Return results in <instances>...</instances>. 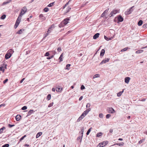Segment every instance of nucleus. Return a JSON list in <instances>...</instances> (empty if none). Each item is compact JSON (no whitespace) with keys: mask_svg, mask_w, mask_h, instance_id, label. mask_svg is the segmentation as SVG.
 Listing matches in <instances>:
<instances>
[{"mask_svg":"<svg viewBox=\"0 0 147 147\" xmlns=\"http://www.w3.org/2000/svg\"><path fill=\"white\" fill-rule=\"evenodd\" d=\"M134 6H133L130 7L129 9H128L125 12V14L126 15L130 14L133 11V9L132 8L134 7Z\"/></svg>","mask_w":147,"mask_h":147,"instance_id":"nucleus-3","label":"nucleus"},{"mask_svg":"<svg viewBox=\"0 0 147 147\" xmlns=\"http://www.w3.org/2000/svg\"><path fill=\"white\" fill-rule=\"evenodd\" d=\"M8 81V79H5V80H4L3 81V84H5Z\"/></svg>","mask_w":147,"mask_h":147,"instance_id":"nucleus-58","label":"nucleus"},{"mask_svg":"<svg viewBox=\"0 0 147 147\" xmlns=\"http://www.w3.org/2000/svg\"><path fill=\"white\" fill-rule=\"evenodd\" d=\"M143 50H138L137 51H136V53H142V52H143Z\"/></svg>","mask_w":147,"mask_h":147,"instance_id":"nucleus-35","label":"nucleus"},{"mask_svg":"<svg viewBox=\"0 0 147 147\" xmlns=\"http://www.w3.org/2000/svg\"><path fill=\"white\" fill-rule=\"evenodd\" d=\"M108 38L107 37V36H104V38L105 39L107 40L108 41Z\"/></svg>","mask_w":147,"mask_h":147,"instance_id":"nucleus-62","label":"nucleus"},{"mask_svg":"<svg viewBox=\"0 0 147 147\" xmlns=\"http://www.w3.org/2000/svg\"><path fill=\"white\" fill-rule=\"evenodd\" d=\"M42 134V132H39L36 134V138H38Z\"/></svg>","mask_w":147,"mask_h":147,"instance_id":"nucleus-23","label":"nucleus"},{"mask_svg":"<svg viewBox=\"0 0 147 147\" xmlns=\"http://www.w3.org/2000/svg\"><path fill=\"white\" fill-rule=\"evenodd\" d=\"M39 17L40 18H42L43 20H45V18L44 17L42 14H40L39 16Z\"/></svg>","mask_w":147,"mask_h":147,"instance_id":"nucleus-26","label":"nucleus"},{"mask_svg":"<svg viewBox=\"0 0 147 147\" xmlns=\"http://www.w3.org/2000/svg\"><path fill=\"white\" fill-rule=\"evenodd\" d=\"M70 1H69L66 3V4L63 6V8H64L66 6L69 4Z\"/></svg>","mask_w":147,"mask_h":147,"instance_id":"nucleus-55","label":"nucleus"},{"mask_svg":"<svg viewBox=\"0 0 147 147\" xmlns=\"http://www.w3.org/2000/svg\"><path fill=\"white\" fill-rule=\"evenodd\" d=\"M80 88L81 90H84L85 89V87L83 85H82L81 86Z\"/></svg>","mask_w":147,"mask_h":147,"instance_id":"nucleus-53","label":"nucleus"},{"mask_svg":"<svg viewBox=\"0 0 147 147\" xmlns=\"http://www.w3.org/2000/svg\"><path fill=\"white\" fill-rule=\"evenodd\" d=\"M143 23V21L142 20H139L138 22V25L139 26H141Z\"/></svg>","mask_w":147,"mask_h":147,"instance_id":"nucleus-25","label":"nucleus"},{"mask_svg":"<svg viewBox=\"0 0 147 147\" xmlns=\"http://www.w3.org/2000/svg\"><path fill=\"white\" fill-rule=\"evenodd\" d=\"M90 106V103H88L86 105V107L87 108L88 107V108H89V107Z\"/></svg>","mask_w":147,"mask_h":147,"instance_id":"nucleus-57","label":"nucleus"},{"mask_svg":"<svg viewBox=\"0 0 147 147\" xmlns=\"http://www.w3.org/2000/svg\"><path fill=\"white\" fill-rule=\"evenodd\" d=\"M44 10L45 12H47L49 11V8L46 7L44 9Z\"/></svg>","mask_w":147,"mask_h":147,"instance_id":"nucleus-45","label":"nucleus"},{"mask_svg":"<svg viewBox=\"0 0 147 147\" xmlns=\"http://www.w3.org/2000/svg\"><path fill=\"white\" fill-rule=\"evenodd\" d=\"M84 131V127L81 128V131L80 132V133H81V136H83V132Z\"/></svg>","mask_w":147,"mask_h":147,"instance_id":"nucleus-27","label":"nucleus"},{"mask_svg":"<svg viewBox=\"0 0 147 147\" xmlns=\"http://www.w3.org/2000/svg\"><path fill=\"white\" fill-rule=\"evenodd\" d=\"M62 90V88L61 89V88H56V90L57 92H60L61 91V90Z\"/></svg>","mask_w":147,"mask_h":147,"instance_id":"nucleus-28","label":"nucleus"},{"mask_svg":"<svg viewBox=\"0 0 147 147\" xmlns=\"http://www.w3.org/2000/svg\"><path fill=\"white\" fill-rule=\"evenodd\" d=\"M24 29H21L17 32L16 34H21L22 33L23 31H24Z\"/></svg>","mask_w":147,"mask_h":147,"instance_id":"nucleus-21","label":"nucleus"},{"mask_svg":"<svg viewBox=\"0 0 147 147\" xmlns=\"http://www.w3.org/2000/svg\"><path fill=\"white\" fill-rule=\"evenodd\" d=\"M145 141L144 139H142L141 140H140L138 142V143L139 144H140L142 143L143 142Z\"/></svg>","mask_w":147,"mask_h":147,"instance_id":"nucleus-32","label":"nucleus"},{"mask_svg":"<svg viewBox=\"0 0 147 147\" xmlns=\"http://www.w3.org/2000/svg\"><path fill=\"white\" fill-rule=\"evenodd\" d=\"M34 112L33 110L31 109L28 112V114L27 116H29L30 115L32 114Z\"/></svg>","mask_w":147,"mask_h":147,"instance_id":"nucleus-22","label":"nucleus"},{"mask_svg":"<svg viewBox=\"0 0 147 147\" xmlns=\"http://www.w3.org/2000/svg\"><path fill=\"white\" fill-rule=\"evenodd\" d=\"M99 77V75L98 74H96L93 77V79L97 78Z\"/></svg>","mask_w":147,"mask_h":147,"instance_id":"nucleus-37","label":"nucleus"},{"mask_svg":"<svg viewBox=\"0 0 147 147\" xmlns=\"http://www.w3.org/2000/svg\"><path fill=\"white\" fill-rule=\"evenodd\" d=\"M108 143L107 141H106L102 142V143H99L97 146V147H103L106 145Z\"/></svg>","mask_w":147,"mask_h":147,"instance_id":"nucleus-4","label":"nucleus"},{"mask_svg":"<svg viewBox=\"0 0 147 147\" xmlns=\"http://www.w3.org/2000/svg\"><path fill=\"white\" fill-rule=\"evenodd\" d=\"M26 136V135H25L24 136H22V138H20V141H21L22 140L24 139V138H25Z\"/></svg>","mask_w":147,"mask_h":147,"instance_id":"nucleus-48","label":"nucleus"},{"mask_svg":"<svg viewBox=\"0 0 147 147\" xmlns=\"http://www.w3.org/2000/svg\"><path fill=\"white\" fill-rule=\"evenodd\" d=\"M92 129V127H91L88 130L87 132L86 133V134L87 135H88L90 132V131H91V129Z\"/></svg>","mask_w":147,"mask_h":147,"instance_id":"nucleus-30","label":"nucleus"},{"mask_svg":"<svg viewBox=\"0 0 147 147\" xmlns=\"http://www.w3.org/2000/svg\"><path fill=\"white\" fill-rule=\"evenodd\" d=\"M124 144V143L123 142H122V143H116L115 144H114L112 146H115V145H117L119 146H123Z\"/></svg>","mask_w":147,"mask_h":147,"instance_id":"nucleus-19","label":"nucleus"},{"mask_svg":"<svg viewBox=\"0 0 147 147\" xmlns=\"http://www.w3.org/2000/svg\"><path fill=\"white\" fill-rule=\"evenodd\" d=\"M26 11L24 12V13H22V11L20 12L16 22H17L18 23H19V24H20L21 19V17L25 13Z\"/></svg>","mask_w":147,"mask_h":147,"instance_id":"nucleus-1","label":"nucleus"},{"mask_svg":"<svg viewBox=\"0 0 147 147\" xmlns=\"http://www.w3.org/2000/svg\"><path fill=\"white\" fill-rule=\"evenodd\" d=\"M5 127H3L0 129V134H1L3 132V131L5 129Z\"/></svg>","mask_w":147,"mask_h":147,"instance_id":"nucleus-31","label":"nucleus"},{"mask_svg":"<svg viewBox=\"0 0 147 147\" xmlns=\"http://www.w3.org/2000/svg\"><path fill=\"white\" fill-rule=\"evenodd\" d=\"M69 20V18H67L65 19L62 22V23H63L64 25H66L68 23V21Z\"/></svg>","mask_w":147,"mask_h":147,"instance_id":"nucleus-7","label":"nucleus"},{"mask_svg":"<svg viewBox=\"0 0 147 147\" xmlns=\"http://www.w3.org/2000/svg\"><path fill=\"white\" fill-rule=\"evenodd\" d=\"M54 103L53 102H52L51 103H50L48 107H51L53 106V104Z\"/></svg>","mask_w":147,"mask_h":147,"instance_id":"nucleus-44","label":"nucleus"},{"mask_svg":"<svg viewBox=\"0 0 147 147\" xmlns=\"http://www.w3.org/2000/svg\"><path fill=\"white\" fill-rule=\"evenodd\" d=\"M27 11V9L26 8V7H24L22 8L21 10V12L22 11V13H24V12L25 11H26L25 12V13Z\"/></svg>","mask_w":147,"mask_h":147,"instance_id":"nucleus-17","label":"nucleus"},{"mask_svg":"<svg viewBox=\"0 0 147 147\" xmlns=\"http://www.w3.org/2000/svg\"><path fill=\"white\" fill-rule=\"evenodd\" d=\"M8 126L10 128H11L13 126H15V125H11L10 124H9L8 125Z\"/></svg>","mask_w":147,"mask_h":147,"instance_id":"nucleus-51","label":"nucleus"},{"mask_svg":"<svg viewBox=\"0 0 147 147\" xmlns=\"http://www.w3.org/2000/svg\"><path fill=\"white\" fill-rule=\"evenodd\" d=\"M51 32V28H49L48 30L47 31V33L48 34H49Z\"/></svg>","mask_w":147,"mask_h":147,"instance_id":"nucleus-54","label":"nucleus"},{"mask_svg":"<svg viewBox=\"0 0 147 147\" xmlns=\"http://www.w3.org/2000/svg\"><path fill=\"white\" fill-rule=\"evenodd\" d=\"M109 61V58H107L106 60L104 59L102 61L100 62V64L102 65L104 63H106V62H108Z\"/></svg>","mask_w":147,"mask_h":147,"instance_id":"nucleus-11","label":"nucleus"},{"mask_svg":"<svg viewBox=\"0 0 147 147\" xmlns=\"http://www.w3.org/2000/svg\"><path fill=\"white\" fill-rule=\"evenodd\" d=\"M83 96H81L79 98V100H81L83 98Z\"/></svg>","mask_w":147,"mask_h":147,"instance_id":"nucleus-64","label":"nucleus"},{"mask_svg":"<svg viewBox=\"0 0 147 147\" xmlns=\"http://www.w3.org/2000/svg\"><path fill=\"white\" fill-rule=\"evenodd\" d=\"M105 50L104 49H102L101 50L100 53V57H102L104 56V54L105 53Z\"/></svg>","mask_w":147,"mask_h":147,"instance_id":"nucleus-16","label":"nucleus"},{"mask_svg":"<svg viewBox=\"0 0 147 147\" xmlns=\"http://www.w3.org/2000/svg\"><path fill=\"white\" fill-rule=\"evenodd\" d=\"M111 116V115L110 114H108L106 115V118L107 119L109 118Z\"/></svg>","mask_w":147,"mask_h":147,"instance_id":"nucleus-49","label":"nucleus"},{"mask_svg":"<svg viewBox=\"0 0 147 147\" xmlns=\"http://www.w3.org/2000/svg\"><path fill=\"white\" fill-rule=\"evenodd\" d=\"M143 28H147V24H144L142 26Z\"/></svg>","mask_w":147,"mask_h":147,"instance_id":"nucleus-50","label":"nucleus"},{"mask_svg":"<svg viewBox=\"0 0 147 147\" xmlns=\"http://www.w3.org/2000/svg\"><path fill=\"white\" fill-rule=\"evenodd\" d=\"M100 34L99 33H97L95 34L93 36L94 39H95L98 38Z\"/></svg>","mask_w":147,"mask_h":147,"instance_id":"nucleus-14","label":"nucleus"},{"mask_svg":"<svg viewBox=\"0 0 147 147\" xmlns=\"http://www.w3.org/2000/svg\"><path fill=\"white\" fill-rule=\"evenodd\" d=\"M102 133L101 132H99L98 133L96 134V137H99L102 135Z\"/></svg>","mask_w":147,"mask_h":147,"instance_id":"nucleus-33","label":"nucleus"},{"mask_svg":"<svg viewBox=\"0 0 147 147\" xmlns=\"http://www.w3.org/2000/svg\"><path fill=\"white\" fill-rule=\"evenodd\" d=\"M117 18L118 21L117 22V23H119L120 22H122L123 21V18L120 15H118Z\"/></svg>","mask_w":147,"mask_h":147,"instance_id":"nucleus-5","label":"nucleus"},{"mask_svg":"<svg viewBox=\"0 0 147 147\" xmlns=\"http://www.w3.org/2000/svg\"><path fill=\"white\" fill-rule=\"evenodd\" d=\"M49 55V53L48 52H47L45 55V56H48Z\"/></svg>","mask_w":147,"mask_h":147,"instance_id":"nucleus-52","label":"nucleus"},{"mask_svg":"<svg viewBox=\"0 0 147 147\" xmlns=\"http://www.w3.org/2000/svg\"><path fill=\"white\" fill-rule=\"evenodd\" d=\"M129 48L128 47H126L121 50V51H127Z\"/></svg>","mask_w":147,"mask_h":147,"instance_id":"nucleus-38","label":"nucleus"},{"mask_svg":"<svg viewBox=\"0 0 147 147\" xmlns=\"http://www.w3.org/2000/svg\"><path fill=\"white\" fill-rule=\"evenodd\" d=\"M51 94H49L48 95L47 97V99L48 100H50L51 99Z\"/></svg>","mask_w":147,"mask_h":147,"instance_id":"nucleus-29","label":"nucleus"},{"mask_svg":"<svg viewBox=\"0 0 147 147\" xmlns=\"http://www.w3.org/2000/svg\"><path fill=\"white\" fill-rule=\"evenodd\" d=\"M63 56V53H62L61 54V55H60L59 58V62H61V61H63V59L62 57Z\"/></svg>","mask_w":147,"mask_h":147,"instance_id":"nucleus-24","label":"nucleus"},{"mask_svg":"<svg viewBox=\"0 0 147 147\" xmlns=\"http://www.w3.org/2000/svg\"><path fill=\"white\" fill-rule=\"evenodd\" d=\"M82 138H83L82 136H79L77 138V140H80V143H81L82 142Z\"/></svg>","mask_w":147,"mask_h":147,"instance_id":"nucleus-20","label":"nucleus"},{"mask_svg":"<svg viewBox=\"0 0 147 147\" xmlns=\"http://www.w3.org/2000/svg\"><path fill=\"white\" fill-rule=\"evenodd\" d=\"M11 56V54L10 53H8L6 54L5 55V58L7 59L10 58Z\"/></svg>","mask_w":147,"mask_h":147,"instance_id":"nucleus-9","label":"nucleus"},{"mask_svg":"<svg viewBox=\"0 0 147 147\" xmlns=\"http://www.w3.org/2000/svg\"><path fill=\"white\" fill-rule=\"evenodd\" d=\"M27 107L26 106H24L22 108V109L23 110H24L26 109Z\"/></svg>","mask_w":147,"mask_h":147,"instance_id":"nucleus-47","label":"nucleus"},{"mask_svg":"<svg viewBox=\"0 0 147 147\" xmlns=\"http://www.w3.org/2000/svg\"><path fill=\"white\" fill-rule=\"evenodd\" d=\"M85 116L83 114H82L79 117L77 120V122H80L82 119H83L84 117Z\"/></svg>","mask_w":147,"mask_h":147,"instance_id":"nucleus-12","label":"nucleus"},{"mask_svg":"<svg viewBox=\"0 0 147 147\" xmlns=\"http://www.w3.org/2000/svg\"><path fill=\"white\" fill-rule=\"evenodd\" d=\"M99 117L100 118H102L103 117V115L102 113H100L99 115Z\"/></svg>","mask_w":147,"mask_h":147,"instance_id":"nucleus-46","label":"nucleus"},{"mask_svg":"<svg viewBox=\"0 0 147 147\" xmlns=\"http://www.w3.org/2000/svg\"><path fill=\"white\" fill-rule=\"evenodd\" d=\"M146 100V98H144L141 100H139L144 102V101H145Z\"/></svg>","mask_w":147,"mask_h":147,"instance_id":"nucleus-63","label":"nucleus"},{"mask_svg":"<svg viewBox=\"0 0 147 147\" xmlns=\"http://www.w3.org/2000/svg\"><path fill=\"white\" fill-rule=\"evenodd\" d=\"M4 67L3 66H1L0 67V71H3V72L4 71Z\"/></svg>","mask_w":147,"mask_h":147,"instance_id":"nucleus-43","label":"nucleus"},{"mask_svg":"<svg viewBox=\"0 0 147 147\" xmlns=\"http://www.w3.org/2000/svg\"><path fill=\"white\" fill-rule=\"evenodd\" d=\"M7 52L8 53H11H11H12L14 52V51L12 49H10L8 50Z\"/></svg>","mask_w":147,"mask_h":147,"instance_id":"nucleus-42","label":"nucleus"},{"mask_svg":"<svg viewBox=\"0 0 147 147\" xmlns=\"http://www.w3.org/2000/svg\"><path fill=\"white\" fill-rule=\"evenodd\" d=\"M6 105L4 103H3L0 105V108L2 107H5Z\"/></svg>","mask_w":147,"mask_h":147,"instance_id":"nucleus-60","label":"nucleus"},{"mask_svg":"<svg viewBox=\"0 0 147 147\" xmlns=\"http://www.w3.org/2000/svg\"><path fill=\"white\" fill-rule=\"evenodd\" d=\"M57 50L59 52L61 51V48L60 47H58L57 49Z\"/></svg>","mask_w":147,"mask_h":147,"instance_id":"nucleus-56","label":"nucleus"},{"mask_svg":"<svg viewBox=\"0 0 147 147\" xmlns=\"http://www.w3.org/2000/svg\"><path fill=\"white\" fill-rule=\"evenodd\" d=\"M71 9V7H68L67 9V11H66V12L68 13V12H69Z\"/></svg>","mask_w":147,"mask_h":147,"instance_id":"nucleus-40","label":"nucleus"},{"mask_svg":"<svg viewBox=\"0 0 147 147\" xmlns=\"http://www.w3.org/2000/svg\"><path fill=\"white\" fill-rule=\"evenodd\" d=\"M9 145L8 144H6L2 146V147H9Z\"/></svg>","mask_w":147,"mask_h":147,"instance_id":"nucleus-41","label":"nucleus"},{"mask_svg":"<svg viewBox=\"0 0 147 147\" xmlns=\"http://www.w3.org/2000/svg\"><path fill=\"white\" fill-rule=\"evenodd\" d=\"M21 118V116L20 115H18L16 117V120L17 121H19Z\"/></svg>","mask_w":147,"mask_h":147,"instance_id":"nucleus-15","label":"nucleus"},{"mask_svg":"<svg viewBox=\"0 0 147 147\" xmlns=\"http://www.w3.org/2000/svg\"><path fill=\"white\" fill-rule=\"evenodd\" d=\"M11 1V0H7V1L3 2V5H5L7 4L10 2Z\"/></svg>","mask_w":147,"mask_h":147,"instance_id":"nucleus-18","label":"nucleus"},{"mask_svg":"<svg viewBox=\"0 0 147 147\" xmlns=\"http://www.w3.org/2000/svg\"><path fill=\"white\" fill-rule=\"evenodd\" d=\"M109 10V8H108L106 9L103 13L101 15L100 17H103L105 16L106 14L108 12Z\"/></svg>","mask_w":147,"mask_h":147,"instance_id":"nucleus-8","label":"nucleus"},{"mask_svg":"<svg viewBox=\"0 0 147 147\" xmlns=\"http://www.w3.org/2000/svg\"><path fill=\"white\" fill-rule=\"evenodd\" d=\"M71 65L70 64H67L66 67V69L69 70V67Z\"/></svg>","mask_w":147,"mask_h":147,"instance_id":"nucleus-36","label":"nucleus"},{"mask_svg":"<svg viewBox=\"0 0 147 147\" xmlns=\"http://www.w3.org/2000/svg\"><path fill=\"white\" fill-rule=\"evenodd\" d=\"M122 94H121V92H119L117 94V96L118 97L120 96Z\"/></svg>","mask_w":147,"mask_h":147,"instance_id":"nucleus-61","label":"nucleus"},{"mask_svg":"<svg viewBox=\"0 0 147 147\" xmlns=\"http://www.w3.org/2000/svg\"><path fill=\"white\" fill-rule=\"evenodd\" d=\"M6 18V15H3L1 16V19L2 20H3Z\"/></svg>","mask_w":147,"mask_h":147,"instance_id":"nucleus-39","label":"nucleus"},{"mask_svg":"<svg viewBox=\"0 0 147 147\" xmlns=\"http://www.w3.org/2000/svg\"><path fill=\"white\" fill-rule=\"evenodd\" d=\"M55 3V2H53L52 3H50L47 6L48 7H52L53 6V4H54V3Z\"/></svg>","mask_w":147,"mask_h":147,"instance_id":"nucleus-34","label":"nucleus"},{"mask_svg":"<svg viewBox=\"0 0 147 147\" xmlns=\"http://www.w3.org/2000/svg\"><path fill=\"white\" fill-rule=\"evenodd\" d=\"M91 110V109L90 108H89L88 109H86L85 110L84 112L82 114H83L84 115V116H85L87 115L88 112Z\"/></svg>","mask_w":147,"mask_h":147,"instance_id":"nucleus-10","label":"nucleus"},{"mask_svg":"<svg viewBox=\"0 0 147 147\" xmlns=\"http://www.w3.org/2000/svg\"><path fill=\"white\" fill-rule=\"evenodd\" d=\"M130 80V78L129 77H127L125 78V82L127 84H128L129 80Z\"/></svg>","mask_w":147,"mask_h":147,"instance_id":"nucleus-13","label":"nucleus"},{"mask_svg":"<svg viewBox=\"0 0 147 147\" xmlns=\"http://www.w3.org/2000/svg\"><path fill=\"white\" fill-rule=\"evenodd\" d=\"M107 111L109 113H113L115 112L114 109L112 108H109L107 109Z\"/></svg>","mask_w":147,"mask_h":147,"instance_id":"nucleus-6","label":"nucleus"},{"mask_svg":"<svg viewBox=\"0 0 147 147\" xmlns=\"http://www.w3.org/2000/svg\"><path fill=\"white\" fill-rule=\"evenodd\" d=\"M55 27V25L54 24H52L51 27L49 28H51H51H54Z\"/></svg>","mask_w":147,"mask_h":147,"instance_id":"nucleus-59","label":"nucleus"},{"mask_svg":"<svg viewBox=\"0 0 147 147\" xmlns=\"http://www.w3.org/2000/svg\"><path fill=\"white\" fill-rule=\"evenodd\" d=\"M119 10L118 9L113 10L111 12L110 14L109 15V16L110 17L113 16V15L115 14L118 12H119Z\"/></svg>","mask_w":147,"mask_h":147,"instance_id":"nucleus-2","label":"nucleus"}]
</instances>
